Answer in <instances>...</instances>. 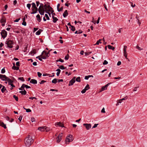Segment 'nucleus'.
I'll list each match as a JSON object with an SVG mask.
<instances>
[{"instance_id": "nucleus-60", "label": "nucleus", "mask_w": 147, "mask_h": 147, "mask_svg": "<svg viewBox=\"0 0 147 147\" xmlns=\"http://www.w3.org/2000/svg\"><path fill=\"white\" fill-rule=\"evenodd\" d=\"M127 99V97L125 96V97L124 98H122L121 99L122 101L123 100H126Z\"/></svg>"}, {"instance_id": "nucleus-18", "label": "nucleus", "mask_w": 147, "mask_h": 147, "mask_svg": "<svg viewBox=\"0 0 147 147\" xmlns=\"http://www.w3.org/2000/svg\"><path fill=\"white\" fill-rule=\"evenodd\" d=\"M30 82L33 84H36L37 83V81L35 79H32L30 81Z\"/></svg>"}, {"instance_id": "nucleus-63", "label": "nucleus", "mask_w": 147, "mask_h": 147, "mask_svg": "<svg viewBox=\"0 0 147 147\" xmlns=\"http://www.w3.org/2000/svg\"><path fill=\"white\" fill-rule=\"evenodd\" d=\"M121 64V62L120 61H119L117 63V65L118 66L120 65Z\"/></svg>"}, {"instance_id": "nucleus-45", "label": "nucleus", "mask_w": 147, "mask_h": 147, "mask_svg": "<svg viewBox=\"0 0 147 147\" xmlns=\"http://www.w3.org/2000/svg\"><path fill=\"white\" fill-rule=\"evenodd\" d=\"M37 74L39 78H40L41 77L42 74L38 72H37Z\"/></svg>"}, {"instance_id": "nucleus-16", "label": "nucleus", "mask_w": 147, "mask_h": 147, "mask_svg": "<svg viewBox=\"0 0 147 147\" xmlns=\"http://www.w3.org/2000/svg\"><path fill=\"white\" fill-rule=\"evenodd\" d=\"M39 13L42 15H44V9H38Z\"/></svg>"}, {"instance_id": "nucleus-56", "label": "nucleus", "mask_w": 147, "mask_h": 147, "mask_svg": "<svg viewBox=\"0 0 147 147\" xmlns=\"http://www.w3.org/2000/svg\"><path fill=\"white\" fill-rule=\"evenodd\" d=\"M101 112L102 113H105V111L104 108H103L101 110Z\"/></svg>"}, {"instance_id": "nucleus-17", "label": "nucleus", "mask_w": 147, "mask_h": 147, "mask_svg": "<svg viewBox=\"0 0 147 147\" xmlns=\"http://www.w3.org/2000/svg\"><path fill=\"white\" fill-rule=\"evenodd\" d=\"M45 126L41 127H39L38 129L41 131H45Z\"/></svg>"}, {"instance_id": "nucleus-5", "label": "nucleus", "mask_w": 147, "mask_h": 147, "mask_svg": "<svg viewBox=\"0 0 147 147\" xmlns=\"http://www.w3.org/2000/svg\"><path fill=\"white\" fill-rule=\"evenodd\" d=\"M13 41L11 40H7L6 42V44L8 47L10 48H13Z\"/></svg>"}, {"instance_id": "nucleus-62", "label": "nucleus", "mask_w": 147, "mask_h": 147, "mask_svg": "<svg viewBox=\"0 0 147 147\" xmlns=\"http://www.w3.org/2000/svg\"><path fill=\"white\" fill-rule=\"evenodd\" d=\"M16 65L17 66H20V62H19L18 61L16 63Z\"/></svg>"}, {"instance_id": "nucleus-38", "label": "nucleus", "mask_w": 147, "mask_h": 147, "mask_svg": "<svg viewBox=\"0 0 147 147\" xmlns=\"http://www.w3.org/2000/svg\"><path fill=\"white\" fill-rule=\"evenodd\" d=\"M56 61L57 62L60 61V62L63 63V62H64V60L63 59H59L57 60H56Z\"/></svg>"}, {"instance_id": "nucleus-55", "label": "nucleus", "mask_w": 147, "mask_h": 147, "mask_svg": "<svg viewBox=\"0 0 147 147\" xmlns=\"http://www.w3.org/2000/svg\"><path fill=\"white\" fill-rule=\"evenodd\" d=\"M63 9V7H61L60 8V9H59V8L58 9H57V10L58 11H61Z\"/></svg>"}, {"instance_id": "nucleus-8", "label": "nucleus", "mask_w": 147, "mask_h": 147, "mask_svg": "<svg viewBox=\"0 0 147 147\" xmlns=\"http://www.w3.org/2000/svg\"><path fill=\"white\" fill-rule=\"evenodd\" d=\"M1 34L2 37L3 38H5L7 36V32L5 30H3L1 32Z\"/></svg>"}, {"instance_id": "nucleus-26", "label": "nucleus", "mask_w": 147, "mask_h": 147, "mask_svg": "<svg viewBox=\"0 0 147 147\" xmlns=\"http://www.w3.org/2000/svg\"><path fill=\"white\" fill-rule=\"evenodd\" d=\"M6 81L8 82V84L12 83L13 82V81H12L11 79H9V78H8L7 80Z\"/></svg>"}, {"instance_id": "nucleus-41", "label": "nucleus", "mask_w": 147, "mask_h": 147, "mask_svg": "<svg viewBox=\"0 0 147 147\" xmlns=\"http://www.w3.org/2000/svg\"><path fill=\"white\" fill-rule=\"evenodd\" d=\"M69 57V56L68 55V54H67V55L65 56V59L66 60H68Z\"/></svg>"}, {"instance_id": "nucleus-52", "label": "nucleus", "mask_w": 147, "mask_h": 147, "mask_svg": "<svg viewBox=\"0 0 147 147\" xmlns=\"http://www.w3.org/2000/svg\"><path fill=\"white\" fill-rule=\"evenodd\" d=\"M46 82V81H45L44 80H42L40 82V84H43L45 82Z\"/></svg>"}, {"instance_id": "nucleus-7", "label": "nucleus", "mask_w": 147, "mask_h": 147, "mask_svg": "<svg viewBox=\"0 0 147 147\" xmlns=\"http://www.w3.org/2000/svg\"><path fill=\"white\" fill-rule=\"evenodd\" d=\"M127 48V46H126L124 45L123 46V53L124 56H125V58L127 59H128V58H127V54L126 52Z\"/></svg>"}, {"instance_id": "nucleus-57", "label": "nucleus", "mask_w": 147, "mask_h": 147, "mask_svg": "<svg viewBox=\"0 0 147 147\" xmlns=\"http://www.w3.org/2000/svg\"><path fill=\"white\" fill-rule=\"evenodd\" d=\"M98 125V124H95L92 128H95Z\"/></svg>"}, {"instance_id": "nucleus-9", "label": "nucleus", "mask_w": 147, "mask_h": 147, "mask_svg": "<svg viewBox=\"0 0 147 147\" xmlns=\"http://www.w3.org/2000/svg\"><path fill=\"white\" fill-rule=\"evenodd\" d=\"M6 19L5 18L4 16H2V17L1 20V22L2 23V26H4L5 25V24L6 22Z\"/></svg>"}, {"instance_id": "nucleus-42", "label": "nucleus", "mask_w": 147, "mask_h": 147, "mask_svg": "<svg viewBox=\"0 0 147 147\" xmlns=\"http://www.w3.org/2000/svg\"><path fill=\"white\" fill-rule=\"evenodd\" d=\"M91 53V52H85L84 53L85 56H87L89 55L90 53Z\"/></svg>"}, {"instance_id": "nucleus-23", "label": "nucleus", "mask_w": 147, "mask_h": 147, "mask_svg": "<svg viewBox=\"0 0 147 147\" xmlns=\"http://www.w3.org/2000/svg\"><path fill=\"white\" fill-rule=\"evenodd\" d=\"M23 91H20L19 92L22 95H26V91L24 89Z\"/></svg>"}, {"instance_id": "nucleus-43", "label": "nucleus", "mask_w": 147, "mask_h": 147, "mask_svg": "<svg viewBox=\"0 0 147 147\" xmlns=\"http://www.w3.org/2000/svg\"><path fill=\"white\" fill-rule=\"evenodd\" d=\"M108 63V62L106 60H105L103 63V65H107Z\"/></svg>"}, {"instance_id": "nucleus-35", "label": "nucleus", "mask_w": 147, "mask_h": 147, "mask_svg": "<svg viewBox=\"0 0 147 147\" xmlns=\"http://www.w3.org/2000/svg\"><path fill=\"white\" fill-rule=\"evenodd\" d=\"M5 90L6 88L4 86H3L1 89V91L3 93L5 91Z\"/></svg>"}, {"instance_id": "nucleus-32", "label": "nucleus", "mask_w": 147, "mask_h": 147, "mask_svg": "<svg viewBox=\"0 0 147 147\" xmlns=\"http://www.w3.org/2000/svg\"><path fill=\"white\" fill-rule=\"evenodd\" d=\"M101 39H99L97 41L95 45H98L99 43H101Z\"/></svg>"}, {"instance_id": "nucleus-34", "label": "nucleus", "mask_w": 147, "mask_h": 147, "mask_svg": "<svg viewBox=\"0 0 147 147\" xmlns=\"http://www.w3.org/2000/svg\"><path fill=\"white\" fill-rule=\"evenodd\" d=\"M45 126V131H48L50 130V129L49 127H47L46 126Z\"/></svg>"}, {"instance_id": "nucleus-39", "label": "nucleus", "mask_w": 147, "mask_h": 147, "mask_svg": "<svg viewBox=\"0 0 147 147\" xmlns=\"http://www.w3.org/2000/svg\"><path fill=\"white\" fill-rule=\"evenodd\" d=\"M13 97L16 101H18V97L16 96L15 95H14L13 96Z\"/></svg>"}, {"instance_id": "nucleus-15", "label": "nucleus", "mask_w": 147, "mask_h": 147, "mask_svg": "<svg viewBox=\"0 0 147 147\" xmlns=\"http://www.w3.org/2000/svg\"><path fill=\"white\" fill-rule=\"evenodd\" d=\"M83 125L85 126L87 130L89 129L91 127V125L90 123H84Z\"/></svg>"}, {"instance_id": "nucleus-59", "label": "nucleus", "mask_w": 147, "mask_h": 147, "mask_svg": "<svg viewBox=\"0 0 147 147\" xmlns=\"http://www.w3.org/2000/svg\"><path fill=\"white\" fill-rule=\"evenodd\" d=\"M25 88H26V89H28L30 88V86H28V85H25Z\"/></svg>"}, {"instance_id": "nucleus-30", "label": "nucleus", "mask_w": 147, "mask_h": 147, "mask_svg": "<svg viewBox=\"0 0 147 147\" xmlns=\"http://www.w3.org/2000/svg\"><path fill=\"white\" fill-rule=\"evenodd\" d=\"M71 27H70L69 28H71V30L73 31H74L75 30V28L73 26L70 25Z\"/></svg>"}, {"instance_id": "nucleus-51", "label": "nucleus", "mask_w": 147, "mask_h": 147, "mask_svg": "<svg viewBox=\"0 0 147 147\" xmlns=\"http://www.w3.org/2000/svg\"><path fill=\"white\" fill-rule=\"evenodd\" d=\"M31 121L32 122L35 121V119L34 117H32L31 118Z\"/></svg>"}, {"instance_id": "nucleus-31", "label": "nucleus", "mask_w": 147, "mask_h": 147, "mask_svg": "<svg viewBox=\"0 0 147 147\" xmlns=\"http://www.w3.org/2000/svg\"><path fill=\"white\" fill-rule=\"evenodd\" d=\"M23 108L24 109L26 110V111L27 113L30 112L31 111V110H30L29 109H27L25 108L24 107H23Z\"/></svg>"}, {"instance_id": "nucleus-40", "label": "nucleus", "mask_w": 147, "mask_h": 147, "mask_svg": "<svg viewBox=\"0 0 147 147\" xmlns=\"http://www.w3.org/2000/svg\"><path fill=\"white\" fill-rule=\"evenodd\" d=\"M84 88L85 89H86V90H88L90 88L89 85L87 84Z\"/></svg>"}, {"instance_id": "nucleus-4", "label": "nucleus", "mask_w": 147, "mask_h": 147, "mask_svg": "<svg viewBox=\"0 0 147 147\" xmlns=\"http://www.w3.org/2000/svg\"><path fill=\"white\" fill-rule=\"evenodd\" d=\"M32 10L33 11L31 13V14L36 13L38 11V8L36 7V4L34 3H32Z\"/></svg>"}, {"instance_id": "nucleus-3", "label": "nucleus", "mask_w": 147, "mask_h": 147, "mask_svg": "<svg viewBox=\"0 0 147 147\" xmlns=\"http://www.w3.org/2000/svg\"><path fill=\"white\" fill-rule=\"evenodd\" d=\"M52 49L49 50L48 53H47L45 51H44L42 53V55L41 58L43 59H46L49 57V52L51 51Z\"/></svg>"}, {"instance_id": "nucleus-19", "label": "nucleus", "mask_w": 147, "mask_h": 147, "mask_svg": "<svg viewBox=\"0 0 147 147\" xmlns=\"http://www.w3.org/2000/svg\"><path fill=\"white\" fill-rule=\"evenodd\" d=\"M0 126H1L5 129L6 128V125L4 124L3 122H2L1 121H0Z\"/></svg>"}, {"instance_id": "nucleus-44", "label": "nucleus", "mask_w": 147, "mask_h": 147, "mask_svg": "<svg viewBox=\"0 0 147 147\" xmlns=\"http://www.w3.org/2000/svg\"><path fill=\"white\" fill-rule=\"evenodd\" d=\"M27 7L29 9H30L31 7V4L30 3L28 4L27 5Z\"/></svg>"}, {"instance_id": "nucleus-14", "label": "nucleus", "mask_w": 147, "mask_h": 147, "mask_svg": "<svg viewBox=\"0 0 147 147\" xmlns=\"http://www.w3.org/2000/svg\"><path fill=\"white\" fill-rule=\"evenodd\" d=\"M55 125L56 127L59 126L61 127H64L63 125L61 122H57L55 123Z\"/></svg>"}, {"instance_id": "nucleus-49", "label": "nucleus", "mask_w": 147, "mask_h": 147, "mask_svg": "<svg viewBox=\"0 0 147 147\" xmlns=\"http://www.w3.org/2000/svg\"><path fill=\"white\" fill-rule=\"evenodd\" d=\"M86 89H85V88H84V89H83L82 90V91H81V92L83 94V93H85L86 92Z\"/></svg>"}, {"instance_id": "nucleus-13", "label": "nucleus", "mask_w": 147, "mask_h": 147, "mask_svg": "<svg viewBox=\"0 0 147 147\" xmlns=\"http://www.w3.org/2000/svg\"><path fill=\"white\" fill-rule=\"evenodd\" d=\"M75 78L76 77H74L69 81V86L72 85L73 84L75 83Z\"/></svg>"}, {"instance_id": "nucleus-33", "label": "nucleus", "mask_w": 147, "mask_h": 147, "mask_svg": "<svg viewBox=\"0 0 147 147\" xmlns=\"http://www.w3.org/2000/svg\"><path fill=\"white\" fill-rule=\"evenodd\" d=\"M40 29H39V30L36 32V34L37 35H39L40 34Z\"/></svg>"}, {"instance_id": "nucleus-58", "label": "nucleus", "mask_w": 147, "mask_h": 147, "mask_svg": "<svg viewBox=\"0 0 147 147\" xmlns=\"http://www.w3.org/2000/svg\"><path fill=\"white\" fill-rule=\"evenodd\" d=\"M92 22L94 23V24H95L96 23V22L94 20V18H92Z\"/></svg>"}, {"instance_id": "nucleus-29", "label": "nucleus", "mask_w": 147, "mask_h": 147, "mask_svg": "<svg viewBox=\"0 0 147 147\" xmlns=\"http://www.w3.org/2000/svg\"><path fill=\"white\" fill-rule=\"evenodd\" d=\"M57 82V79L56 78H54L52 81V82L53 84H56Z\"/></svg>"}, {"instance_id": "nucleus-12", "label": "nucleus", "mask_w": 147, "mask_h": 147, "mask_svg": "<svg viewBox=\"0 0 147 147\" xmlns=\"http://www.w3.org/2000/svg\"><path fill=\"white\" fill-rule=\"evenodd\" d=\"M111 84V83H109L106 84L105 86H102L101 88V90L100 91L101 92L107 89V87Z\"/></svg>"}, {"instance_id": "nucleus-24", "label": "nucleus", "mask_w": 147, "mask_h": 147, "mask_svg": "<svg viewBox=\"0 0 147 147\" xmlns=\"http://www.w3.org/2000/svg\"><path fill=\"white\" fill-rule=\"evenodd\" d=\"M40 6L39 7L38 9H44V5L42 3H40Z\"/></svg>"}, {"instance_id": "nucleus-22", "label": "nucleus", "mask_w": 147, "mask_h": 147, "mask_svg": "<svg viewBox=\"0 0 147 147\" xmlns=\"http://www.w3.org/2000/svg\"><path fill=\"white\" fill-rule=\"evenodd\" d=\"M36 17L37 18V20L39 22H40L41 21V19L40 18V16L39 14H38L36 16Z\"/></svg>"}, {"instance_id": "nucleus-2", "label": "nucleus", "mask_w": 147, "mask_h": 147, "mask_svg": "<svg viewBox=\"0 0 147 147\" xmlns=\"http://www.w3.org/2000/svg\"><path fill=\"white\" fill-rule=\"evenodd\" d=\"M45 5L44 6L46 12L48 13L49 15V16H51V14L49 13H48L47 11H50L52 12V13L54 11L53 10V8L50 7L49 3L48 2H46L45 3Z\"/></svg>"}, {"instance_id": "nucleus-47", "label": "nucleus", "mask_w": 147, "mask_h": 147, "mask_svg": "<svg viewBox=\"0 0 147 147\" xmlns=\"http://www.w3.org/2000/svg\"><path fill=\"white\" fill-rule=\"evenodd\" d=\"M5 72V70L4 68H3L1 70V73L2 74H4Z\"/></svg>"}, {"instance_id": "nucleus-25", "label": "nucleus", "mask_w": 147, "mask_h": 147, "mask_svg": "<svg viewBox=\"0 0 147 147\" xmlns=\"http://www.w3.org/2000/svg\"><path fill=\"white\" fill-rule=\"evenodd\" d=\"M107 47H108V48L109 49H111L112 50H114V49H115V48L114 47H113L110 45H108L107 46Z\"/></svg>"}, {"instance_id": "nucleus-11", "label": "nucleus", "mask_w": 147, "mask_h": 147, "mask_svg": "<svg viewBox=\"0 0 147 147\" xmlns=\"http://www.w3.org/2000/svg\"><path fill=\"white\" fill-rule=\"evenodd\" d=\"M62 135V133L60 134L57 138V142H59L61 140V137Z\"/></svg>"}, {"instance_id": "nucleus-48", "label": "nucleus", "mask_w": 147, "mask_h": 147, "mask_svg": "<svg viewBox=\"0 0 147 147\" xmlns=\"http://www.w3.org/2000/svg\"><path fill=\"white\" fill-rule=\"evenodd\" d=\"M45 16L47 20H49V18L48 16V15L47 14H45Z\"/></svg>"}, {"instance_id": "nucleus-61", "label": "nucleus", "mask_w": 147, "mask_h": 147, "mask_svg": "<svg viewBox=\"0 0 147 147\" xmlns=\"http://www.w3.org/2000/svg\"><path fill=\"white\" fill-rule=\"evenodd\" d=\"M78 34H80L82 33V31L81 30H80L78 31Z\"/></svg>"}, {"instance_id": "nucleus-6", "label": "nucleus", "mask_w": 147, "mask_h": 147, "mask_svg": "<svg viewBox=\"0 0 147 147\" xmlns=\"http://www.w3.org/2000/svg\"><path fill=\"white\" fill-rule=\"evenodd\" d=\"M73 141L72 136L71 135H69L67 136L66 137L65 140V142L66 144H67V142H71Z\"/></svg>"}, {"instance_id": "nucleus-50", "label": "nucleus", "mask_w": 147, "mask_h": 147, "mask_svg": "<svg viewBox=\"0 0 147 147\" xmlns=\"http://www.w3.org/2000/svg\"><path fill=\"white\" fill-rule=\"evenodd\" d=\"M22 25H23L24 26H26V22L25 21H23V22L22 23Z\"/></svg>"}, {"instance_id": "nucleus-27", "label": "nucleus", "mask_w": 147, "mask_h": 147, "mask_svg": "<svg viewBox=\"0 0 147 147\" xmlns=\"http://www.w3.org/2000/svg\"><path fill=\"white\" fill-rule=\"evenodd\" d=\"M42 55L41 54V55L37 57H36V58L38 59L39 60H40L41 61H42V59L41 58V57H42Z\"/></svg>"}, {"instance_id": "nucleus-64", "label": "nucleus", "mask_w": 147, "mask_h": 147, "mask_svg": "<svg viewBox=\"0 0 147 147\" xmlns=\"http://www.w3.org/2000/svg\"><path fill=\"white\" fill-rule=\"evenodd\" d=\"M17 3V1L16 0H14L13 1V4L14 5H15Z\"/></svg>"}, {"instance_id": "nucleus-53", "label": "nucleus", "mask_w": 147, "mask_h": 147, "mask_svg": "<svg viewBox=\"0 0 147 147\" xmlns=\"http://www.w3.org/2000/svg\"><path fill=\"white\" fill-rule=\"evenodd\" d=\"M19 80H21L22 81H24V80L23 77H20L18 78Z\"/></svg>"}, {"instance_id": "nucleus-36", "label": "nucleus", "mask_w": 147, "mask_h": 147, "mask_svg": "<svg viewBox=\"0 0 147 147\" xmlns=\"http://www.w3.org/2000/svg\"><path fill=\"white\" fill-rule=\"evenodd\" d=\"M76 81L78 82H80V77H78L76 80Z\"/></svg>"}, {"instance_id": "nucleus-54", "label": "nucleus", "mask_w": 147, "mask_h": 147, "mask_svg": "<svg viewBox=\"0 0 147 147\" xmlns=\"http://www.w3.org/2000/svg\"><path fill=\"white\" fill-rule=\"evenodd\" d=\"M90 77V76H86L85 77V79L87 80Z\"/></svg>"}, {"instance_id": "nucleus-10", "label": "nucleus", "mask_w": 147, "mask_h": 147, "mask_svg": "<svg viewBox=\"0 0 147 147\" xmlns=\"http://www.w3.org/2000/svg\"><path fill=\"white\" fill-rule=\"evenodd\" d=\"M8 78L5 75H0V79L2 81H6Z\"/></svg>"}, {"instance_id": "nucleus-20", "label": "nucleus", "mask_w": 147, "mask_h": 147, "mask_svg": "<svg viewBox=\"0 0 147 147\" xmlns=\"http://www.w3.org/2000/svg\"><path fill=\"white\" fill-rule=\"evenodd\" d=\"M68 15L67 10H65L64 13L63 14V16L64 18L66 17Z\"/></svg>"}, {"instance_id": "nucleus-21", "label": "nucleus", "mask_w": 147, "mask_h": 147, "mask_svg": "<svg viewBox=\"0 0 147 147\" xmlns=\"http://www.w3.org/2000/svg\"><path fill=\"white\" fill-rule=\"evenodd\" d=\"M52 18L53 19V21L54 23H56L58 20V19L56 17H54L53 16H52Z\"/></svg>"}, {"instance_id": "nucleus-37", "label": "nucleus", "mask_w": 147, "mask_h": 147, "mask_svg": "<svg viewBox=\"0 0 147 147\" xmlns=\"http://www.w3.org/2000/svg\"><path fill=\"white\" fill-rule=\"evenodd\" d=\"M59 68L61 69H64L66 67H64L63 65H61L59 66Z\"/></svg>"}, {"instance_id": "nucleus-28", "label": "nucleus", "mask_w": 147, "mask_h": 147, "mask_svg": "<svg viewBox=\"0 0 147 147\" xmlns=\"http://www.w3.org/2000/svg\"><path fill=\"white\" fill-rule=\"evenodd\" d=\"M12 69L14 70H18L19 69V67L14 65L12 67Z\"/></svg>"}, {"instance_id": "nucleus-1", "label": "nucleus", "mask_w": 147, "mask_h": 147, "mask_svg": "<svg viewBox=\"0 0 147 147\" xmlns=\"http://www.w3.org/2000/svg\"><path fill=\"white\" fill-rule=\"evenodd\" d=\"M33 140L32 137L29 135L24 140V143L26 146L28 147L30 146L33 143Z\"/></svg>"}, {"instance_id": "nucleus-46", "label": "nucleus", "mask_w": 147, "mask_h": 147, "mask_svg": "<svg viewBox=\"0 0 147 147\" xmlns=\"http://www.w3.org/2000/svg\"><path fill=\"white\" fill-rule=\"evenodd\" d=\"M136 48L137 49H138L139 50H141L142 49L139 47L138 45L136 46Z\"/></svg>"}]
</instances>
